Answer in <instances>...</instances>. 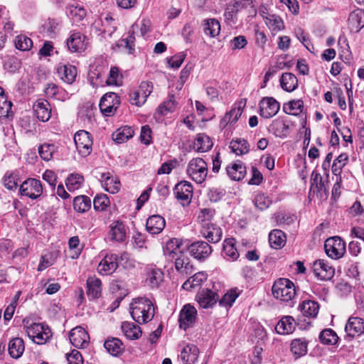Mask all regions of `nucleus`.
I'll list each match as a JSON object with an SVG mask.
<instances>
[{"label": "nucleus", "mask_w": 364, "mask_h": 364, "mask_svg": "<svg viewBox=\"0 0 364 364\" xmlns=\"http://www.w3.org/2000/svg\"><path fill=\"white\" fill-rule=\"evenodd\" d=\"M11 105V102L7 100L4 90L0 87V118L9 117Z\"/></svg>", "instance_id": "52"}, {"label": "nucleus", "mask_w": 364, "mask_h": 364, "mask_svg": "<svg viewBox=\"0 0 364 364\" xmlns=\"http://www.w3.org/2000/svg\"><path fill=\"white\" fill-rule=\"evenodd\" d=\"M14 43L16 48L22 51L29 50L33 46L31 39L24 35H18L16 36Z\"/></svg>", "instance_id": "55"}, {"label": "nucleus", "mask_w": 364, "mask_h": 364, "mask_svg": "<svg viewBox=\"0 0 364 364\" xmlns=\"http://www.w3.org/2000/svg\"><path fill=\"white\" fill-rule=\"evenodd\" d=\"M299 309L304 316L309 318H315L319 311V304L315 301L305 300L299 306Z\"/></svg>", "instance_id": "37"}, {"label": "nucleus", "mask_w": 364, "mask_h": 364, "mask_svg": "<svg viewBox=\"0 0 364 364\" xmlns=\"http://www.w3.org/2000/svg\"><path fill=\"white\" fill-rule=\"evenodd\" d=\"M132 318L139 324H144L152 320L154 307L151 300L139 297L133 300L130 306Z\"/></svg>", "instance_id": "1"}, {"label": "nucleus", "mask_w": 364, "mask_h": 364, "mask_svg": "<svg viewBox=\"0 0 364 364\" xmlns=\"http://www.w3.org/2000/svg\"><path fill=\"white\" fill-rule=\"evenodd\" d=\"M91 208V200L86 196H78L73 200V208L78 213H85Z\"/></svg>", "instance_id": "44"}, {"label": "nucleus", "mask_w": 364, "mask_h": 364, "mask_svg": "<svg viewBox=\"0 0 364 364\" xmlns=\"http://www.w3.org/2000/svg\"><path fill=\"white\" fill-rule=\"evenodd\" d=\"M122 342L117 338H108L105 341L104 346L112 355H119L122 350Z\"/></svg>", "instance_id": "45"}, {"label": "nucleus", "mask_w": 364, "mask_h": 364, "mask_svg": "<svg viewBox=\"0 0 364 364\" xmlns=\"http://www.w3.org/2000/svg\"><path fill=\"white\" fill-rule=\"evenodd\" d=\"M197 311L191 304H186L181 309L179 315V326L181 328L186 330L191 326L196 321Z\"/></svg>", "instance_id": "15"}, {"label": "nucleus", "mask_w": 364, "mask_h": 364, "mask_svg": "<svg viewBox=\"0 0 364 364\" xmlns=\"http://www.w3.org/2000/svg\"><path fill=\"white\" fill-rule=\"evenodd\" d=\"M24 341L21 338H12L8 345V351L11 357L13 358H19L24 352Z\"/></svg>", "instance_id": "30"}, {"label": "nucleus", "mask_w": 364, "mask_h": 364, "mask_svg": "<svg viewBox=\"0 0 364 364\" xmlns=\"http://www.w3.org/2000/svg\"><path fill=\"white\" fill-rule=\"evenodd\" d=\"M241 5V2L235 1L233 4L229 5L225 11V18L227 21L234 22L238 9Z\"/></svg>", "instance_id": "59"}, {"label": "nucleus", "mask_w": 364, "mask_h": 364, "mask_svg": "<svg viewBox=\"0 0 364 364\" xmlns=\"http://www.w3.org/2000/svg\"><path fill=\"white\" fill-rule=\"evenodd\" d=\"M118 267V256L114 253H107L97 267V272L102 275L112 274Z\"/></svg>", "instance_id": "12"}, {"label": "nucleus", "mask_w": 364, "mask_h": 364, "mask_svg": "<svg viewBox=\"0 0 364 364\" xmlns=\"http://www.w3.org/2000/svg\"><path fill=\"white\" fill-rule=\"evenodd\" d=\"M55 151V146L54 144H44L38 147V153L41 158L46 161H50Z\"/></svg>", "instance_id": "56"}, {"label": "nucleus", "mask_w": 364, "mask_h": 364, "mask_svg": "<svg viewBox=\"0 0 364 364\" xmlns=\"http://www.w3.org/2000/svg\"><path fill=\"white\" fill-rule=\"evenodd\" d=\"M33 109L36 117L45 122L51 117V105L46 100H38L33 105Z\"/></svg>", "instance_id": "20"}, {"label": "nucleus", "mask_w": 364, "mask_h": 364, "mask_svg": "<svg viewBox=\"0 0 364 364\" xmlns=\"http://www.w3.org/2000/svg\"><path fill=\"white\" fill-rule=\"evenodd\" d=\"M174 193L177 200L183 205H188L190 203L193 195V186L188 181H181L176 185Z\"/></svg>", "instance_id": "13"}, {"label": "nucleus", "mask_w": 364, "mask_h": 364, "mask_svg": "<svg viewBox=\"0 0 364 364\" xmlns=\"http://www.w3.org/2000/svg\"><path fill=\"white\" fill-rule=\"evenodd\" d=\"M348 159V156L346 154H341L334 160L332 165V172L336 176H341L342 169Z\"/></svg>", "instance_id": "54"}, {"label": "nucleus", "mask_w": 364, "mask_h": 364, "mask_svg": "<svg viewBox=\"0 0 364 364\" xmlns=\"http://www.w3.org/2000/svg\"><path fill=\"white\" fill-rule=\"evenodd\" d=\"M238 296L235 291L231 290L223 295L221 299L218 300L221 306H230Z\"/></svg>", "instance_id": "61"}, {"label": "nucleus", "mask_w": 364, "mask_h": 364, "mask_svg": "<svg viewBox=\"0 0 364 364\" xmlns=\"http://www.w3.org/2000/svg\"><path fill=\"white\" fill-rule=\"evenodd\" d=\"M85 36L79 32L73 33L67 40L68 49L73 53H80L86 48L85 43Z\"/></svg>", "instance_id": "22"}, {"label": "nucleus", "mask_w": 364, "mask_h": 364, "mask_svg": "<svg viewBox=\"0 0 364 364\" xmlns=\"http://www.w3.org/2000/svg\"><path fill=\"white\" fill-rule=\"evenodd\" d=\"M259 114L264 118H271L279 112V103L272 97H263L259 103Z\"/></svg>", "instance_id": "10"}, {"label": "nucleus", "mask_w": 364, "mask_h": 364, "mask_svg": "<svg viewBox=\"0 0 364 364\" xmlns=\"http://www.w3.org/2000/svg\"><path fill=\"white\" fill-rule=\"evenodd\" d=\"M178 165V161L176 159L170 160L164 163L161 167L158 169L157 173L160 174H168L171 171L176 167Z\"/></svg>", "instance_id": "64"}, {"label": "nucleus", "mask_w": 364, "mask_h": 364, "mask_svg": "<svg viewBox=\"0 0 364 364\" xmlns=\"http://www.w3.org/2000/svg\"><path fill=\"white\" fill-rule=\"evenodd\" d=\"M191 256L195 259L203 261L208 258L213 252L212 247L204 241H196L188 246Z\"/></svg>", "instance_id": "9"}, {"label": "nucleus", "mask_w": 364, "mask_h": 364, "mask_svg": "<svg viewBox=\"0 0 364 364\" xmlns=\"http://www.w3.org/2000/svg\"><path fill=\"white\" fill-rule=\"evenodd\" d=\"M246 100H242L238 103V107L232 108L229 112L226 113L220 122V127L224 129L228 124L235 123L240 117L242 113V108L245 106Z\"/></svg>", "instance_id": "18"}, {"label": "nucleus", "mask_w": 364, "mask_h": 364, "mask_svg": "<svg viewBox=\"0 0 364 364\" xmlns=\"http://www.w3.org/2000/svg\"><path fill=\"white\" fill-rule=\"evenodd\" d=\"M203 31L206 36L215 38L220 34V24L215 18L205 19L203 23Z\"/></svg>", "instance_id": "38"}, {"label": "nucleus", "mask_w": 364, "mask_h": 364, "mask_svg": "<svg viewBox=\"0 0 364 364\" xmlns=\"http://www.w3.org/2000/svg\"><path fill=\"white\" fill-rule=\"evenodd\" d=\"M319 339L323 344L335 345L338 340V336L332 329L326 328L320 333Z\"/></svg>", "instance_id": "49"}, {"label": "nucleus", "mask_w": 364, "mask_h": 364, "mask_svg": "<svg viewBox=\"0 0 364 364\" xmlns=\"http://www.w3.org/2000/svg\"><path fill=\"white\" fill-rule=\"evenodd\" d=\"M83 181L82 176L78 173H72L66 178L65 184L69 191H74L81 187Z\"/></svg>", "instance_id": "47"}, {"label": "nucleus", "mask_w": 364, "mask_h": 364, "mask_svg": "<svg viewBox=\"0 0 364 364\" xmlns=\"http://www.w3.org/2000/svg\"><path fill=\"white\" fill-rule=\"evenodd\" d=\"M230 149L236 155H243L249 152L250 144L244 139H235L230 141Z\"/></svg>", "instance_id": "41"}, {"label": "nucleus", "mask_w": 364, "mask_h": 364, "mask_svg": "<svg viewBox=\"0 0 364 364\" xmlns=\"http://www.w3.org/2000/svg\"><path fill=\"white\" fill-rule=\"evenodd\" d=\"M345 330L347 335L350 337L361 335L364 333V320L359 317L349 318Z\"/></svg>", "instance_id": "21"}, {"label": "nucleus", "mask_w": 364, "mask_h": 364, "mask_svg": "<svg viewBox=\"0 0 364 364\" xmlns=\"http://www.w3.org/2000/svg\"><path fill=\"white\" fill-rule=\"evenodd\" d=\"M23 328L29 338L38 345L46 343L52 337L50 328L43 323L23 320Z\"/></svg>", "instance_id": "2"}, {"label": "nucleus", "mask_w": 364, "mask_h": 364, "mask_svg": "<svg viewBox=\"0 0 364 364\" xmlns=\"http://www.w3.org/2000/svg\"><path fill=\"white\" fill-rule=\"evenodd\" d=\"M272 130L277 136H281L287 134L289 126L283 122H274L272 124Z\"/></svg>", "instance_id": "63"}, {"label": "nucleus", "mask_w": 364, "mask_h": 364, "mask_svg": "<svg viewBox=\"0 0 364 364\" xmlns=\"http://www.w3.org/2000/svg\"><path fill=\"white\" fill-rule=\"evenodd\" d=\"M296 328L294 318L291 316L282 317L275 326V331L281 335L291 333Z\"/></svg>", "instance_id": "24"}, {"label": "nucleus", "mask_w": 364, "mask_h": 364, "mask_svg": "<svg viewBox=\"0 0 364 364\" xmlns=\"http://www.w3.org/2000/svg\"><path fill=\"white\" fill-rule=\"evenodd\" d=\"M175 268L179 274L184 276L189 275L193 272V267L191 264L189 257L181 251L175 258Z\"/></svg>", "instance_id": "19"}, {"label": "nucleus", "mask_w": 364, "mask_h": 364, "mask_svg": "<svg viewBox=\"0 0 364 364\" xmlns=\"http://www.w3.org/2000/svg\"><path fill=\"white\" fill-rule=\"evenodd\" d=\"M312 269L315 276L321 280H329L335 274L333 266L324 259L316 260L313 264Z\"/></svg>", "instance_id": "11"}, {"label": "nucleus", "mask_w": 364, "mask_h": 364, "mask_svg": "<svg viewBox=\"0 0 364 364\" xmlns=\"http://www.w3.org/2000/svg\"><path fill=\"white\" fill-rule=\"evenodd\" d=\"M308 341L305 338L294 339L291 343V351L296 358L305 355L308 351Z\"/></svg>", "instance_id": "39"}, {"label": "nucleus", "mask_w": 364, "mask_h": 364, "mask_svg": "<svg viewBox=\"0 0 364 364\" xmlns=\"http://www.w3.org/2000/svg\"><path fill=\"white\" fill-rule=\"evenodd\" d=\"M67 15L73 23L77 24L84 21L87 16L85 8L78 4H70L66 9Z\"/></svg>", "instance_id": "25"}, {"label": "nucleus", "mask_w": 364, "mask_h": 364, "mask_svg": "<svg viewBox=\"0 0 364 364\" xmlns=\"http://www.w3.org/2000/svg\"><path fill=\"white\" fill-rule=\"evenodd\" d=\"M76 149L82 156H88L92 151V139L89 132L80 130L74 135Z\"/></svg>", "instance_id": "6"}, {"label": "nucleus", "mask_w": 364, "mask_h": 364, "mask_svg": "<svg viewBox=\"0 0 364 364\" xmlns=\"http://www.w3.org/2000/svg\"><path fill=\"white\" fill-rule=\"evenodd\" d=\"M106 82L108 85H121V77L119 74V70L116 67H113L110 69L109 76L107 78Z\"/></svg>", "instance_id": "62"}, {"label": "nucleus", "mask_w": 364, "mask_h": 364, "mask_svg": "<svg viewBox=\"0 0 364 364\" xmlns=\"http://www.w3.org/2000/svg\"><path fill=\"white\" fill-rule=\"evenodd\" d=\"M211 139L204 133L198 134L193 144V149L197 152H206L213 147Z\"/></svg>", "instance_id": "27"}, {"label": "nucleus", "mask_w": 364, "mask_h": 364, "mask_svg": "<svg viewBox=\"0 0 364 364\" xmlns=\"http://www.w3.org/2000/svg\"><path fill=\"white\" fill-rule=\"evenodd\" d=\"M311 186H315L318 191L328 194V180H323L320 173L313 172L311 174Z\"/></svg>", "instance_id": "48"}, {"label": "nucleus", "mask_w": 364, "mask_h": 364, "mask_svg": "<svg viewBox=\"0 0 364 364\" xmlns=\"http://www.w3.org/2000/svg\"><path fill=\"white\" fill-rule=\"evenodd\" d=\"M134 133V130L130 127H122L112 134V139L117 144H122L132 138Z\"/></svg>", "instance_id": "42"}, {"label": "nucleus", "mask_w": 364, "mask_h": 364, "mask_svg": "<svg viewBox=\"0 0 364 364\" xmlns=\"http://www.w3.org/2000/svg\"><path fill=\"white\" fill-rule=\"evenodd\" d=\"M164 274L159 269H151L147 273L146 281L151 287H156L163 280Z\"/></svg>", "instance_id": "50"}, {"label": "nucleus", "mask_w": 364, "mask_h": 364, "mask_svg": "<svg viewBox=\"0 0 364 364\" xmlns=\"http://www.w3.org/2000/svg\"><path fill=\"white\" fill-rule=\"evenodd\" d=\"M324 248L326 253L332 259L342 257L346 252V245L340 237H333L326 240Z\"/></svg>", "instance_id": "5"}, {"label": "nucleus", "mask_w": 364, "mask_h": 364, "mask_svg": "<svg viewBox=\"0 0 364 364\" xmlns=\"http://www.w3.org/2000/svg\"><path fill=\"white\" fill-rule=\"evenodd\" d=\"M199 355V349L193 344L186 345L181 352V359L185 364L194 363Z\"/></svg>", "instance_id": "29"}, {"label": "nucleus", "mask_w": 364, "mask_h": 364, "mask_svg": "<svg viewBox=\"0 0 364 364\" xmlns=\"http://www.w3.org/2000/svg\"><path fill=\"white\" fill-rule=\"evenodd\" d=\"M70 343L77 348H85L90 339L87 331L81 326L73 328L69 334Z\"/></svg>", "instance_id": "16"}, {"label": "nucleus", "mask_w": 364, "mask_h": 364, "mask_svg": "<svg viewBox=\"0 0 364 364\" xmlns=\"http://www.w3.org/2000/svg\"><path fill=\"white\" fill-rule=\"evenodd\" d=\"M120 104L119 97L115 92H107L103 95L100 102V109L105 116H112Z\"/></svg>", "instance_id": "7"}, {"label": "nucleus", "mask_w": 364, "mask_h": 364, "mask_svg": "<svg viewBox=\"0 0 364 364\" xmlns=\"http://www.w3.org/2000/svg\"><path fill=\"white\" fill-rule=\"evenodd\" d=\"M102 294V282L95 277L87 279V295L90 299H98Z\"/></svg>", "instance_id": "26"}, {"label": "nucleus", "mask_w": 364, "mask_h": 364, "mask_svg": "<svg viewBox=\"0 0 364 364\" xmlns=\"http://www.w3.org/2000/svg\"><path fill=\"white\" fill-rule=\"evenodd\" d=\"M109 235L112 240L122 242L126 237V231L122 223L114 222L111 226Z\"/></svg>", "instance_id": "43"}, {"label": "nucleus", "mask_w": 364, "mask_h": 364, "mask_svg": "<svg viewBox=\"0 0 364 364\" xmlns=\"http://www.w3.org/2000/svg\"><path fill=\"white\" fill-rule=\"evenodd\" d=\"M286 235L280 230H273L269 235V245L274 249H281L286 244Z\"/></svg>", "instance_id": "33"}, {"label": "nucleus", "mask_w": 364, "mask_h": 364, "mask_svg": "<svg viewBox=\"0 0 364 364\" xmlns=\"http://www.w3.org/2000/svg\"><path fill=\"white\" fill-rule=\"evenodd\" d=\"M226 172L229 177L234 181H240L245 177L246 167L241 161H237L226 167Z\"/></svg>", "instance_id": "31"}, {"label": "nucleus", "mask_w": 364, "mask_h": 364, "mask_svg": "<svg viewBox=\"0 0 364 364\" xmlns=\"http://www.w3.org/2000/svg\"><path fill=\"white\" fill-rule=\"evenodd\" d=\"M20 193L31 199L38 198L43 193L41 182L36 178H28L20 186Z\"/></svg>", "instance_id": "8"}, {"label": "nucleus", "mask_w": 364, "mask_h": 364, "mask_svg": "<svg viewBox=\"0 0 364 364\" xmlns=\"http://www.w3.org/2000/svg\"><path fill=\"white\" fill-rule=\"evenodd\" d=\"M196 299L200 306L203 309L213 307L219 300V295L217 292L210 289H203L197 294Z\"/></svg>", "instance_id": "14"}, {"label": "nucleus", "mask_w": 364, "mask_h": 364, "mask_svg": "<svg viewBox=\"0 0 364 364\" xmlns=\"http://www.w3.org/2000/svg\"><path fill=\"white\" fill-rule=\"evenodd\" d=\"M57 73L63 81L72 84L75 80L77 69L71 65H60L57 68Z\"/></svg>", "instance_id": "28"}, {"label": "nucleus", "mask_w": 364, "mask_h": 364, "mask_svg": "<svg viewBox=\"0 0 364 364\" xmlns=\"http://www.w3.org/2000/svg\"><path fill=\"white\" fill-rule=\"evenodd\" d=\"M200 233L209 242L217 243L222 238L223 231L217 225L207 222L203 225Z\"/></svg>", "instance_id": "17"}, {"label": "nucleus", "mask_w": 364, "mask_h": 364, "mask_svg": "<svg viewBox=\"0 0 364 364\" xmlns=\"http://www.w3.org/2000/svg\"><path fill=\"white\" fill-rule=\"evenodd\" d=\"M349 25L355 31H359L364 27V11L356 9L350 14L348 18Z\"/></svg>", "instance_id": "34"}, {"label": "nucleus", "mask_w": 364, "mask_h": 364, "mask_svg": "<svg viewBox=\"0 0 364 364\" xmlns=\"http://www.w3.org/2000/svg\"><path fill=\"white\" fill-rule=\"evenodd\" d=\"M102 179L105 180V190L112 194L116 193L120 188V183L117 178H114L110 176L109 173H104L102 175Z\"/></svg>", "instance_id": "46"}, {"label": "nucleus", "mask_w": 364, "mask_h": 364, "mask_svg": "<svg viewBox=\"0 0 364 364\" xmlns=\"http://www.w3.org/2000/svg\"><path fill=\"white\" fill-rule=\"evenodd\" d=\"M165 225L166 222L163 217L159 215H154L147 219L146 228L149 233L156 235L164 230Z\"/></svg>", "instance_id": "23"}, {"label": "nucleus", "mask_w": 364, "mask_h": 364, "mask_svg": "<svg viewBox=\"0 0 364 364\" xmlns=\"http://www.w3.org/2000/svg\"><path fill=\"white\" fill-rule=\"evenodd\" d=\"M207 274L203 272H199L190 277L183 284V289L191 291L195 287H199L203 282L206 281Z\"/></svg>", "instance_id": "35"}, {"label": "nucleus", "mask_w": 364, "mask_h": 364, "mask_svg": "<svg viewBox=\"0 0 364 364\" xmlns=\"http://www.w3.org/2000/svg\"><path fill=\"white\" fill-rule=\"evenodd\" d=\"M121 328L125 336L130 339H137L141 335V331L139 326L129 321L122 323Z\"/></svg>", "instance_id": "36"}, {"label": "nucleus", "mask_w": 364, "mask_h": 364, "mask_svg": "<svg viewBox=\"0 0 364 364\" xmlns=\"http://www.w3.org/2000/svg\"><path fill=\"white\" fill-rule=\"evenodd\" d=\"M18 180L17 175L8 171L3 178V183L8 190L15 191L18 187Z\"/></svg>", "instance_id": "57"}, {"label": "nucleus", "mask_w": 364, "mask_h": 364, "mask_svg": "<svg viewBox=\"0 0 364 364\" xmlns=\"http://www.w3.org/2000/svg\"><path fill=\"white\" fill-rule=\"evenodd\" d=\"M304 103L301 100H292L284 105L283 109L285 113L291 115H298L302 111Z\"/></svg>", "instance_id": "51"}, {"label": "nucleus", "mask_w": 364, "mask_h": 364, "mask_svg": "<svg viewBox=\"0 0 364 364\" xmlns=\"http://www.w3.org/2000/svg\"><path fill=\"white\" fill-rule=\"evenodd\" d=\"M282 88L287 92H292L298 87V80L291 73H283L280 77Z\"/></svg>", "instance_id": "32"}, {"label": "nucleus", "mask_w": 364, "mask_h": 364, "mask_svg": "<svg viewBox=\"0 0 364 364\" xmlns=\"http://www.w3.org/2000/svg\"><path fill=\"white\" fill-rule=\"evenodd\" d=\"M177 103L174 95H171L168 100L165 101L158 107V112L162 115H166L169 112H174Z\"/></svg>", "instance_id": "53"}, {"label": "nucleus", "mask_w": 364, "mask_h": 364, "mask_svg": "<svg viewBox=\"0 0 364 364\" xmlns=\"http://www.w3.org/2000/svg\"><path fill=\"white\" fill-rule=\"evenodd\" d=\"M208 165L201 158L192 159L188 164L186 173L196 183H203L208 176Z\"/></svg>", "instance_id": "4"}, {"label": "nucleus", "mask_w": 364, "mask_h": 364, "mask_svg": "<svg viewBox=\"0 0 364 364\" xmlns=\"http://www.w3.org/2000/svg\"><path fill=\"white\" fill-rule=\"evenodd\" d=\"M109 198L106 195L97 196L94 198L93 205L96 210L102 211L108 205Z\"/></svg>", "instance_id": "60"}, {"label": "nucleus", "mask_w": 364, "mask_h": 364, "mask_svg": "<svg viewBox=\"0 0 364 364\" xmlns=\"http://www.w3.org/2000/svg\"><path fill=\"white\" fill-rule=\"evenodd\" d=\"M254 203L258 209L263 210L269 207L272 200L265 194L257 193L254 198Z\"/></svg>", "instance_id": "58"}, {"label": "nucleus", "mask_w": 364, "mask_h": 364, "mask_svg": "<svg viewBox=\"0 0 364 364\" xmlns=\"http://www.w3.org/2000/svg\"><path fill=\"white\" fill-rule=\"evenodd\" d=\"M235 240L234 238H228L223 243V256L227 259L236 260L239 257V252L235 247Z\"/></svg>", "instance_id": "40"}, {"label": "nucleus", "mask_w": 364, "mask_h": 364, "mask_svg": "<svg viewBox=\"0 0 364 364\" xmlns=\"http://www.w3.org/2000/svg\"><path fill=\"white\" fill-rule=\"evenodd\" d=\"M272 290L274 297L283 301H291L296 294L294 284L286 278L278 279Z\"/></svg>", "instance_id": "3"}]
</instances>
